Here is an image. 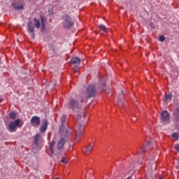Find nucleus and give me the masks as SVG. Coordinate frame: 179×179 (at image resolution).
Instances as JSON below:
<instances>
[{"instance_id":"0eeeda50","label":"nucleus","mask_w":179,"mask_h":179,"mask_svg":"<svg viewBox=\"0 0 179 179\" xmlns=\"http://www.w3.org/2000/svg\"><path fill=\"white\" fill-rule=\"evenodd\" d=\"M35 24L29 20L27 25V31L33 39L35 38Z\"/></svg>"},{"instance_id":"c85d7f7f","label":"nucleus","mask_w":179,"mask_h":179,"mask_svg":"<svg viewBox=\"0 0 179 179\" xmlns=\"http://www.w3.org/2000/svg\"><path fill=\"white\" fill-rule=\"evenodd\" d=\"M50 150L51 152L52 155H54V150H53V147H50Z\"/></svg>"},{"instance_id":"dca6fc26","label":"nucleus","mask_w":179,"mask_h":179,"mask_svg":"<svg viewBox=\"0 0 179 179\" xmlns=\"http://www.w3.org/2000/svg\"><path fill=\"white\" fill-rule=\"evenodd\" d=\"M13 7L17 10H22L24 9V5L22 3L21 4L13 3Z\"/></svg>"},{"instance_id":"7c9ffc66","label":"nucleus","mask_w":179,"mask_h":179,"mask_svg":"<svg viewBox=\"0 0 179 179\" xmlns=\"http://www.w3.org/2000/svg\"><path fill=\"white\" fill-rule=\"evenodd\" d=\"M102 86H103V87H106V85H105V84H103V85H102Z\"/></svg>"},{"instance_id":"f704fd0d","label":"nucleus","mask_w":179,"mask_h":179,"mask_svg":"<svg viewBox=\"0 0 179 179\" xmlns=\"http://www.w3.org/2000/svg\"><path fill=\"white\" fill-rule=\"evenodd\" d=\"M56 179H59V178H56Z\"/></svg>"},{"instance_id":"72a5a7b5","label":"nucleus","mask_w":179,"mask_h":179,"mask_svg":"<svg viewBox=\"0 0 179 179\" xmlns=\"http://www.w3.org/2000/svg\"><path fill=\"white\" fill-rule=\"evenodd\" d=\"M159 179H162V177H159Z\"/></svg>"},{"instance_id":"1a4fd4ad","label":"nucleus","mask_w":179,"mask_h":179,"mask_svg":"<svg viewBox=\"0 0 179 179\" xmlns=\"http://www.w3.org/2000/svg\"><path fill=\"white\" fill-rule=\"evenodd\" d=\"M173 117L176 124H179V108H176L173 112Z\"/></svg>"},{"instance_id":"c756f323","label":"nucleus","mask_w":179,"mask_h":179,"mask_svg":"<svg viewBox=\"0 0 179 179\" xmlns=\"http://www.w3.org/2000/svg\"><path fill=\"white\" fill-rule=\"evenodd\" d=\"M118 103H119V105L121 104V101L120 100L118 101Z\"/></svg>"},{"instance_id":"f03ea898","label":"nucleus","mask_w":179,"mask_h":179,"mask_svg":"<svg viewBox=\"0 0 179 179\" xmlns=\"http://www.w3.org/2000/svg\"><path fill=\"white\" fill-rule=\"evenodd\" d=\"M81 117L80 114L77 115V119H78V124L76 127V140L78 141L80 138L81 137L83 132L84 131L85 129V124L83 123V122H80L79 121L80 118Z\"/></svg>"},{"instance_id":"a878e982","label":"nucleus","mask_w":179,"mask_h":179,"mask_svg":"<svg viewBox=\"0 0 179 179\" xmlns=\"http://www.w3.org/2000/svg\"><path fill=\"white\" fill-rule=\"evenodd\" d=\"M174 149H175L177 152H179V143L175 144V145H174Z\"/></svg>"},{"instance_id":"20e7f679","label":"nucleus","mask_w":179,"mask_h":179,"mask_svg":"<svg viewBox=\"0 0 179 179\" xmlns=\"http://www.w3.org/2000/svg\"><path fill=\"white\" fill-rule=\"evenodd\" d=\"M67 108L68 109L73 110V111H78L80 110L79 103L76 99L71 98L69 101Z\"/></svg>"},{"instance_id":"423d86ee","label":"nucleus","mask_w":179,"mask_h":179,"mask_svg":"<svg viewBox=\"0 0 179 179\" xmlns=\"http://www.w3.org/2000/svg\"><path fill=\"white\" fill-rule=\"evenodd\" d=\"M161 121L164 124H169V122L170 121V114L167 110H164L162 111V113H161Z\"/></svg>"},{"instance_id":"6ab92c4d","label":"nucleus","mask_w":179,"mask_h":179,"mask_svg":"<svg viewBox=\"0 0 179 179\" xmlns=\"http://www.w3.org/2000/svg\"><path fill=\"white\" fill-rule=\"evenodd\" d=\"M34 21L35 22V27H36L37 29H40L41 27V21L40 20H38L37 18H34Z\"/></svg>"},{"instance_id":"f257e3e1","label":"nucleus","mask_w":179,"mask_h":179,"mask_svg":"<svg viewBox=\"0 0 179 179\" xmlns=\"http://www.w3.org/2000/svg\"><path fill=\"white\" fill-rule=\"evenodd\" d=\"M96 94V86L94 85H90L87 87L86 93H81L80 96L82 97V102H87V99L90 97H94Z\"/></svg>"},{"instance_id":"c9c22d12","label":"nucleus","mask_w":179,"mask_h":179,"mask_svg":"<svg viewBox=\"0 0 179 179\" xmlns=\"http://www.w3.org/2000/svg\"><path fill=\"white\" fill-rule=\"evenodd\" d=\"M2 99L0 98V101H1Z\"/></svg>"},{"instance_id":"a211bd4d","label":"nucleus","mask_w":179,"mask_h":179,"mask_svg":"<svg viewBox=\"0 0 179 179\" xmlns=\"http://www.w3.org/2000/svg\"><path fill=\"white\" fill-rule=\"evenodd\" d=\"M40 138H41V134L39 133L36 134V135L34 136V143L36 146L38 145V141L40 140Z\"/></svg>"},{"instance_id":"f3484780","label":"nucleus","mask_w":179,"mask_h":179,"mask_svg":"<svg viewBox=\"0 0 179 179\" xmlns=\"http://www.w3.org/2000/svg\"><path fill=\"white\" fill-rule=\"evenodd\" d=\"M94 149V145L90 144L85 148V153H92V150Z\"/></svg>"},{"instance_id":"ddd939ff","label":"nucleus","mask_w":179,"mask_h":179,"mask_svg":"<svg viewBox=\"0 0 179 179\" xmlns=\"http://www.w3.org/2000/svg\"><path fill=\"white\" fill-rule=\"evenodd\" d=\"M61 122H62V126H61L62 129L65 127L67 125L68 122L66 121V115H62V116L61 117Z\"/></svg>"},{"instance_id":"f8f14e48","label":"nucleus","mask_w":179,"mask_h":179,"mask_svg":"<svg viewBox=\"0 0 179 179\" xmlns=\"http://www.w3.org/2000/svg\"><path fill=\"white\" fill-rule=\"evenodd\" d=\"M151 145V141H148L147 142V145H145V146H143L141 147V148H140V154L142 155L143 153L145 152V151L149 149V147Z\"/></svg>"},{"instance_id":"6e6552de","label":"nucleus","mask_w":179,"mask_h":179,"mask_svg":"<svg viewBox=\"0 0 179 179\" xmlns=\"http://www.w3.org/2000/svg\"><path fill=\"white\" fill-rule=\"evenodd\" d=\"M31 124L34 127H38L41 124V118L37 115H34L32 117L31 120Z\"/></svg>"},{"instance_id":"2eb2a0df","label":"nucleus","mask_w":179,"mask_h":179,"mask_svg":"<svg viewBox=\"0 0 179 179\" xmlns=\"http://www.w3.org/2000/svg\"><path fill=\"white\" fill-rule=\"evenodd\" d=\"M80 62H81L80 58H79L78 57H73L71 59V63L73 64H80Z\"/></svg>"},{"instance_id":"aec40b11","label":"nucleus","mask_w":179,"mask_h":179,"mask_svg":"<svg viewBox=\"0 0 179 179\" xmlns=\"http://www.w3.org/2000/svg\"><path fill=\"white\" fill-rule=\"evenodd\" d=\"M99 29L105 33L108 32L107 27L103 24H99Z\"/></svg>"},{"instance_id":"cd10ccee","label":"nucleus","mask_w":179,"mask_h":179,"mask_svg":"<svg viewBox=\"0 0 179 179\" xmlns=\"http://www.w3.org/2000/svg\"><path fill=\"white\" fill-rule=\"evenodd\" d=\"M62 162L64 164H67V162L66 161V157H62Z\"/></svg>"},{"instance_id":"9d476101","label":"nucleus","mask_w":179,"mask_h":179,"mask_svg":"<svg viewBox=\"0 0 179 179\" xmlns=\"http://www.w3.org/2000/svg\"><path fill=\"white\" fill-rule=\"evenodd\" d=\"M66 140L64 137H61V139L58 141L57 149L62 150L64 145L66 144Z\"/></svg>"},{"instance_id":"b1692460","label":"nucleus","mask_w":179,"mask_h":179,"mask_svg":"<svg viewBox=\"0 0 179 179\" xmlns=\"http://www.w3.org/2000/svg\"><path fill=\"white\" fill-rule=\"evenodd\" d=\"M41 21H42V30H43L45 29V22L43 17H41Z\"/></svg>"},{"instance_id":"412c9836","label":"nucleus","mask_w":179,"mask_h":179,"mask_svg":"<svg viewBox=\"0 0 179 179\" xmlns=\"http://www.w3.org/2000/svg\"><path fill=\"white\" fill-rule=\"evenodd\" d=\"M171 136L175 138L176 140H178L179 139V136H178V132H173L171 134Z\"/></svg>"},{"instance_id":"9b49d317","label":"nucleus","mask_w":179,"mask_h":179,"mask_svg":"<svg viewBox=\"0 0 179 179\" xmlns=\"http://www.w3.org/2000/svg\"><path fill=\"white\" fill-rule=\"evenodd\" d=\"M48 122L47 121V120H45L43 123V125L40 127V132L41 133H45L48 129Z\"/></svg>"},{"instance_id":"e433bc0d","label":"nucleus","mask_w":179,"mask_h":179,"mask_svg":"<svg viewBox=\"0 0 179 179\" xmlns=\"http://www.w3.org/2000/svg\"><path fill=\"white\" fill-rule=\"evenodd\" d=\"M178 163H179V157H178Z\"/></svg>"},{"instance_id":"2f4dec72","label":"nucleus","mask_w":179,"mask_h":179,"mask_svg":"<svg viewBox=\"0 0 179 179\" xmlns=\"http://www.w3.org/2000/svg\"><path fill=\"white\" fill-rule=\"evenodd\" d=\"M52 51L54 52V53H55V50L54 49H52Z\"/></svg>"},{"instance_id":"4468645a","label":"nucleus","mask_w":179,"mask_h":179,"mask_svg":"<svg viewBox=\"0 0 179 179\" xmlns=\"http://www.w3.org/2000/svg\"><path fill=\"white\" fill-rule=\"evenodd\" d=\"M172 99V94H165V96L163 99L164 102L168 103L170 102Z\"/></svg>"},{"instance_id":"393cba45","label":"nucleus","mask_w":179,"mask_h":179,"mask_svg":"<svg viewBox=\"0 0 179 179\" xmlns=\"http://www.w3.org/2000/svg\"><path fill=\"white\" fill-rule=\"evenodd\" d=\"M159 41L161 42L165 41V36L164 35L159 36Z\"/></svg>"},{"instance_id":"5701e85b","label":"nucleus","mask_w":179,"mask_h":179,"mask_svg":"<svg viewBox=\"0 0 179 179\" xmlns=\"http://www.w3.org/2000/svg\"><path fill=\"white\" fill-rule=\"evenodd\" d=\"M71 135H72V133H71L70 131H69V130H66V136H65L66 138H69V137H70Z\"/></svg>"},{"instance_id":"4be33fe9","label":"nucleus","mask_w":179,"mask_h":179,"mask_svg":"<svg viewBox=\"0 0 179 179\" xmlns=\"http://www.w3.org/2000/svg\"><path fill=\"white\" fill-rule=\"evenodd\" d=\"M9 117H10V119L12 120H15L16 118V113L15 112H10Z\"/></svg>"},{"instance_id":"473e14b6","label":"nucleus","mask_w":179,"mask_h":179,"mask_svg":"<svg viewBox=\"0 0 179 179\" xmlns=\"http://www.w3.org/2000/svg\"><path fill=\"white\" fill-rule=\"evenodd\" d=\"M127 179H131V178L129 177V178H127Z\"/></svg>"},{"instance_id":"bb28decb","label":"nucleus","mask_w":179,"mask_h":179,"mask_svg":"<svg viewBox=\"0 0 179 179\" xmlns=\"http://www.w3.org/2000/svg\"><path fill=\"white\" fill-rule=\"evenodd\" d=\"M55 145V141L54 140L52 141L50 147L53 148V146Z\"/></svg>"},{"instance_id":"39448f33","label":"nucleus","mask_w":179,"mask_h":179,"mask_svg":"<svg viewBox=\"0 0 179 179\" xmlns=\"http://www.w3.org/2000/svg\"><path fill=\"white\" fill-rule=\"evenodd\" d=\"M22 127V124H21L20 120L16 119L15 121H12L9 124V131L10 132H15L17 130V128H21Z\"/></svg>"},{"instance_id":"7ed1b4c3","label":"nucleus","mask_w":179,"mask_h":179,"mask_svg":"<svg viewBox=\"0 0 179 179\" xmlns=\"http://www.w3.org/2000/svg\"><path fill=\"white\" fill-rule=\"evenodd\" d=\"M63 25L65 29H69L74 25V22L69 15H64L62 17Z\"/></svg>"}]
</instances>
